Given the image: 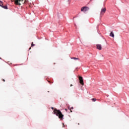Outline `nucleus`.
Masks as SVG:
<instances>
[{
	"label": "nucleus",
	"mask_w": 129,
	"mask_h": 129,
	"mask_svg": "<svg viewBox=\"0 0 129 129\" xmlns=\"http://www.w3.org/2000/svg\"><path fill=\"white\" fill-rule=\"evenodd\" d=\"M4 82H5L6 81L5 80H3Z\"/></svg>",
	"instance_id": "2eb2a0df"
},
{
	"label": "nucleus",
	"mask_w": 129,
	"mask_h": 129,
	"mask_svg": "<svg viewBox=\"0 0 129 129\" xmlns=\"http://www.w3.org/2000/svg\"><path fill=\"white\" fill-rule=\"evenodd\" d=\"M72 86H73V85H72V84H71V87H72Z\"/></svg>",
	"instance_id": "dca6fc26"
},
{
	"label": "nucleus",
	"mask_w": 129,
	"mask_h": 129,
	"mask_svg": "<svg viewBox=\"0 0 129 129\" xmlns=\"http://www.w3.org/2000/svg\"><path fill=\"white\" fill-rule=\"evenodd\" d=\"M92 101L95 102V101H96V99H95V98H92Z\"/></svg>",
	"instance_id": "1a4fd4ad"
},
{
	"label": "nucleus",
	"mask_w": 129,
	"mask_h": 129,
	"mask_svg": "<svg viewBox=\"0 0 129 129\" xmlns=\"http://www.w3.org/2000/svg\"><path fill=\"white\" fill-rule=\"evenodd\" d=\"M29 50H31V47L29 48Z\"/></svg>",
	"instance_id": "f3484780"
},
{
	"label": "nucleus",
	"mask_w": 129,
	"mask_h": 129,
	"mask_svg": "<svg viewBox=\"0 0 129 129\" xmlns=\"http://www.w3.org/2000/svg\"><path fill=\"white\" fill-rule=\"evenodd\" d=\"M71 109H73V107L71 108Z\"/></svg>",
	"instance_id": "ddd939ff"
},
{
	"label": "nucleus",
	"mask_w": 129,
	"mask_h": 129,
	"mask_svg": "<svg viewBox=\"0 0 129 129\" xmlns=\"http://www.w3.org/2000/svg\"><path fill=\"white\" fill-rule=\"evenodd\" d=\"M79 79L80 80V84H81L83 86L84 85V82L83 81V78L81 76H80L79 77Z\"/></svg>",
	"instance_id": "20e7f679"
},
{
	"label": "nucleus",
	"mask_w": 129,
	"mask_h": 129,
	"mask_svg": "<svg viewBox=\"0 0 129 129\" xmlns=\"http://www.w3.org/2000/svg\"><path fill=\"white\" fill-rule=\"evenodd\" d=\"M0 3H1V4H0V7H3V2L0 1Z\"/></svg>",
	"instance_id": "9b49d317"
},
{
	"label": "nucleus",
	"mask_w": 129,
	"mask_h": 129,
	"mask_svg": "<svg viewBox=\"0 0 129 129\" xmlns=\"http://www.w3.org/2000/svg\"><path fill=\"white\" fill-rule=\"evenodd\" d=\"M29 0H25L24 3V4H27L28 3Z\"/></svg>",
	"instance_id": "9d476101"
},
{
	"label": "nucleus",
	"mask_w": 129,
	"mask_h": 129,
	"mask_svg": "<svg viewBox=\"0 0 129 129\" xmlns=\"http://www.w3.org/2000/svg\"><path fill=\"white\" fill-rule=\"evenodd\" d=\"M54 114H56L57 116H58V118L60 119V120L63 119V117L64 115L62 114V112L60 110H57V109L55 108L53 110Z\"/></svg>",
	"instance_id": "f257e3e1"
},
{
	"label": "nucleus",
	"mask_w": 129,
	"mask_h": 129,
	"mask_svg": "<svg viewBox=\"0 0 129 129\" xmlns=\"http://www.w3.org/2000/svg\"><path fill=\"white\" fill-rule=\"evenodd\" d=\"M110 36V37H112V38H114V34L113 33V32H111Z\"/></svg>",
	"instance_id": "423d86ee"
},
{
	"label": "nucleus",
	"mask_w": 129,
	"mask_h": 129,
	"mask_svg": "<svg viewBox=\"0 0 129 129\" xmlns=\"http://www.w3.org/2000/svg\"><path fill=\"white\" fill-rule=\"evenodd\" d=\"M81 12H87L88 11H89V8L87 7H83L81 9Z\"/></svg>",
	"instance_id": "7ed1b4c3"
},
{
	"label": "nucleus",
	"mask_w": 129,
	"mask_h": 129,
	"mask_svg": "<svg viewBox=\"0 0 129 129\" xmlns=\"http://www.w3.org/2000/svg\"><path fill=\"white\" fill-rule=\"evenodd\" d=\"M2 8H3V9H5V10H8V7H7V6L2 5Z\"/></svg>",
	"instance_id": "0eeeda50"
},
{
	"label": "nucleus",
	"mask_w": 129,
	"mask_h": 129,
	"mask_svg": "<svg viewBox=\"0 0 129 129\" xmlns=\"http://www.w3.org/2000/svg\"><path fill=\"white\" fill-rule=\"evenodd\" d=\"M105 12H106V8H102L101 10V13L100 14V17H102L104 15V14H105Z\"/></svg>",
	"instance_id": "f03ea898"
},
{
	"label": "nucleus",
	"mask_w": 129,
	"mask_h": 129,
	"mask_svg": "<svg viewBox=\"0 0 129 129\" xmlns=\"http://www.w3.org/2000/svg\"><path fill=\"white\" fill-rule=\"evenodd\" d=\"M97 49L98 50H102V47L101 46V44H97L96 45Z\"/></svg>",
	"instance_id": "39448f33"
},
{
	"label": "nucleus",
	"mask_w": 129,
	"mask_h": 129,
	"mask_svg": "<svg viewBox=\"0 0 129 129\" xmlns=\"http://www.w3.org/2000/svg\"><path fill=\"white\" fill-rule=\"evenodd\" d=\"M51 109H54V108L53 107H52Z\"/></svg>",
	"instance_id": "4468645a"
},
{
	"label": "nucleus",
	"mask_w": 129,
	"mask_h": 129,
	"mask_svg": "<svg viewBox=\"0 0 129 129\" xmlns=\"http://www.w3.org/2000/svg\"><path fill=\"white\" fill-rule=\"evenodd\" d=\"M71 59H74V60H79V58L72 57Z\"/></svg>",
	"instance_id": "6e6552de"
},
{
	"label": "nucleus",
	"mask_w": 129,
	"mask_h": 129,
	"mask_svg": "<svg viewBox=\"0 0 129 129\" xmlns=\"http://www.w3.org/2000/svg\"><path fill=\"white\" fill-rule=\"evenodd\" d=\"M34 46H35V44L32 42L31 44V47H34Z\"/></svg>",
	"instance_id": "f8f14e48"
},
{
	"label": "nucleus",
	"mask_w": 129,
	"mask_h": 129,
	"mask_svg": "<svg viewBox=\"0 0 129 129\" xmlns=\"http://www.w3.org/2000/svg\"><path fill=\"white\" fill-rule=\"evenodd\" d=\"M71 112H72V110H71Z\"/></svg>",
	"instance_id": "a211bd4d"
}]
</instances>
